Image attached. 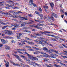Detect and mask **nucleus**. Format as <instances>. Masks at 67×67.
I'll return each instance as SVG.
<instances>
[{
    "label": "nucleus",
    "instance_id": "69168bd1",
    "mask_svg": "<svg viewBox=\"0 0 67 67\" xmlns=\"http://www.w3.org/2000/svg\"><path fill=\"white\" fill-rule=\"evenodd\" d=\"M64 58H67V57L66 56H63L62 57Z\"/></svg>",
    "mask_w": 67,
    "mask_h": 67
},
{
    "label": "nucleus",
    "instance_id": "de8ad7c7",
    "mask_svg": "<svg viewBox=\"0 0 67 67\" xmlns=\"http://www.w3.org/2000/svg\"><path fill=\"white\" fill-rule=\"evenodd\" d=\"M49 53L50 55H52V56H54V54H52V52H51V53Z\"/></svg>",
    "mask_w": 67,
    "mask_h": 67
},
{
    "label": "nucleus",
    "instance_id": "58836bf2",
    "mask_svg": "<svg viewBox=\"0 0 67 67\" xmlns=\"http://www.w3.org/2000/svg\"><path fill=\"white\" fill-rule=\"evenodd\" d=\"M61 65H63V66H67V64H64L63 63H62Z\"/></svg>",
    "mask_w": 67,
    "mask_h": 67
},
{
    "label": "nucleus",
    "instance_id": "e2e57ef3",
    "mask_svg": "<svg viewBox=\"0 0 67 67\" xmlns=\"http://www.w3.org/2000/svg\"><path fill=\"white\" fill-rule=\"evenodd\" d=\"M53 36H53V37H55V38H57V37H58V36H54V35H53Z\"/></svg>",
    "mask_w": 67,
    "mask_h": 67
},
{
    "label": "nucleus",
    "instance_id": "774afa93",
    "mask_svg": "<svg viewBox=\"0 0 67 67\" xmlns=\"http://www.w3.org/2000/svg\"><path fill=\"white\" fill-rule=\"evenodd\" d=\"M39 33L40 34H43V32L40 31Z\"/></svg>",
    "mask_w": 67,
    "mask_h": 67
},
{
    "label": "nucleus",
    "instance_id": "6e6d98bb",
    "mask_svg": "<svg viewBox=\"0 0 67 67\" xmlns=\"http://www.w3.org/2000/svg\"><path fill=\"white\" fill-rule=\"evenodd\" d=\"M27 19L26 18H24L23 20H27Z\"/></svg>",
    "mask_w": 67,
    "mask_h": 67
},
{
    "label": "nucleus",
    "instance_id": "0eeeda50",
    "mask_svg": "<svg viewBox=\"0 0 67 67\" xmlns=\"http://www.w3.org/2000/svg\"><path fill=\"white\" fill-rule=\"evenodd\" d=\"M36 52H34L33 53L34 54H35L36 55H38V53H41V52L38 51H36Z\"/></svg>",
    "mask_w": 67,
    "mask_h": 67
},
{
    "label": "nucleus",
    "instance_id": "f03ea898",
    "mask_svg": "<svg viewBox=\"0 0 67 67\" xmlns=\"http://www.w3.org/2000/svg\"><path fill=\"white\" fill-rule=\"evenodd\" d=\"M11 26H14L15 27H19V25L18 24H13L11 25Z\"/></svg>",
    "mask_w": 67,
    "mask_h": 67
},
{
    "label": "nucleus",
    "instance_id": "39448f33",
    "mask_svg": "<svg viewBox=\"0 0 67 67\" xmlns=\"http://www.w3.org/2000/svg\"><path fill=\"white\" fill-rule=\"evenodd\" d=\"M10 63H12V64H13V65H14V66H19L20 67V65H19L18 64H15V63L14 62H13L11 61V60H10Z\"/></svg>",
    "mask_w": 67,
    "mask_h": 67
},
{
    "label": "nucleus",
    "instance_id": "393cba45",
    "mask_svg": "<svg viewBox=\"0 0 67 67\" xmlns=\"http://www.w3.org/2000/svg\"><path fill=\"white\" fill-rule=\"evenodd\" d=\"M46 55H44V57H49V55H48L47 54H46Z\"/></svg>",
    "mask_w": 67,
    "mask_h": 67
},
{
    "label": "nucleus",
    "instance_id": "f704fd0d",
    "mask_svg": "<svg viewBox=\"0 0 67 67\" xmlns=\"http://www.w3.org/2000/svg\"><path fill=\"white\" fill-rule=\"evenodd\" d=\"M18 45H19V46H23V44H21L20 43H18Z\"/></svg>",
    "mask_w": 67,
    "mask_h": 67
},
{
    "label": "nucleus",
    "instance_id": "6ab92c4d",
    "mask_svg": "<svg viewBox=\"0 0 67 67\" xmlns=\"http://www.w3.org/2000/svg\"><path fill=\"white\" fill-rule=\"evenodd\" d=\"M44 38H45L42 37H38V40H44Z\"/></svg>",
    "mask_w": 67,
    "mask_h": 67
},
{
    "label": "nucleus",
    "instance_id": "3c124183",
    "mask_svg": "<svg viewBox=\"0 0 67 67\" xmlns=\"http://www.w3.org/2000/svg\"><path fill=\"white\" fill-rule=\"evenodd\" d=\"M13 38V37H10L9 36H7V38Z\"/></svg>",
    "mask_w": 67,
    "mask_h": 67
},
{
    "label": "nucleus",
    "instance_id": "f257e3e1",
    "mask_svg": "<svg viewBox=\"0 0 67 67\" xmlns=\"http://www.w3.org/2000/svg\"><path fill=\"white\" fill-rule=\"evenodd\" d=\"M46 19H47L48 20V21H49V22H50V21H51V20H49V19H50V20H51V19H52L53 21H55V19L53 16L51 18L49 17V16H47L46 18Z\"/></svg>",
    "mask_w": 67,
    "mask_h": 67
},
{
    "label": "nucleus",
    "instance_id": "c03bdc74",
    "mask_svg": "<svg viewBox=\"0 0 67 67\" xmlns=\"http://www.w3.org/2000/svg\"><path fill=\"white\" fill-rule=\"evenodd\" d=\"M54 52H55L56 54H58V51H54Z\"/></svg>",
    "mask_w": 67,
    "mask_h": 67
},
{
    "label": "nucleus",
    "instance_id": "603ef678",
    "mask_svg": "<svg viewBox=\"0 0 67 67\" xmlns=\"http://www.w3.org/2000/svg\"><path fill=\"white\" fill-rule=\"evenodd\" d=\"M63 62L64 63H67V61L64 60L63 61Z\"/></svg>",
    "mask_w": 67,
    "mask_h": 67
},
{
    "label": "nucleus",
    "instance_id": "4d7b16f0",
    "mask_svg": "<svg viewBox=\"0 0 67 67\" xmlns=\"http://www.w3.org/2000/svg\"><path fill=\"white\" fill-rule=\"evenodd\" d=\"M45 65H46V66H47V67H52L46 64Z\"/></svg>",
    "mask_w": 67,
    "mask_h": 67
},
{
    "label": "nucleus",
    "instance_id": "c85d7f7f",
    "mask_svg": "<svg viewBox=\"0 0 67 67\" xmlns=\"http://www.w3.org/2000/svg\"><path fill=\"white\" fill-rule=\"evenodd\" d=\"M44 60L45 62H48L49 61V59H48L46 58L44 59Z\"/></svg>",
    "mask_w": 67,
    "mask_h": 67
},
{
    "label": "nucleus",
    "instance_id": "473e14b6",
    "mask_svg": "<svg viewBox=\"0 0 67 67\" xmlns=\"http://www.w3.org/2000/svg\"><path fill=\"white\" fill-rule=\"evenodd\" d=\"M39 27H38V25H36L35 26V28H36V29H39Z\"/></svg>",
    "mask_w": 67,
    "mask_h": 67
},
{
    "label": "nucleus",
    "instance_id": "a18cd8bd",
    "mask_svg": "<svg viewBox=\"0 0 67 67\" xmlns=\"http://www.w3.org/2000/svg\"><path fill=\"white\" fill-rule=\"evenodd\" d=\"M32 4H33V5L34 7H37V5L35 4H34V3H32Z\"/></svg>",
    "mask_w": 67,
    "mask_h": 67
},
{
    "label": "nucleus",
    "instance_id": "338daca9",
    "mask_svg": "<svg viewBox=\"0 0 67 67\" xmlns=\"http://www.w3.org/2000/svg\"><path fill=\"white\" fill-rule=\"evenodd\" d=\"M62 45L63 46H64V47H65V48H66L67 46H65V45L64 44H62Z\"/></svg>",
    "mask_w": 67,
    "mask_h": 67
},
{
    "label": "nucleus",
    "instance_id": "09e8293b",
    "mask_svg": "<svg viewBox=\"0 0 67 67\" xmlns=\"http://www.w3.org/2000/svg\"><path fill=\"white\" fill-rule=\"evenodd\" d=\"M38 29H40V30H43V28L42 27H39V28Z\"/></svg>",
    "mask_w": 67,
    "mask_h": 67
},
{
    "label": "nucleus",
    "instance_id": "13d9d810",
    "mask_svg": "<svg viewBox=\"0 0 67 67\" xmlns=\"http://www.w3.org/2000/svg\"><path fill=\"white\" fill-rule=\"evenodd\" d=\"M14 18H19V16H14Z\"/></svg>",
    "mask_w": 67,
    "mask_h": 67
},
{
    "label": "nucleus",
    "instance_id": "a19ab883",
    "mask_svg": "<svg viewBox=\"0 0 67 67\" xmlns=\"http://www.w3.org/2000/svg\"><path fill=\"white\" fill-rule=\"evenodd\" d=\"M21 42H27V41L26 40H25L24 39H22L21 40Z\"/></svg>",
    "mask_w": 67,
    "mask_h": 67
},
{
    "label": "nucleus",
    "instance_id": "9d476101",
    "mask_svg": "<svg viewBox=\"0 0 67 67\" xmlns=\"http://www.w3.org/2000/svg\"><path fill=\"white\" fill-rule=\"evenodd\" d=\"M33 2V0H30L29 2V5H32Z\"/></svg>",
    "mask_w": 67,
    "mask_h": 67
},
{
    "label": "nucleus",
    "instance_id": "6e6552de",
    "mask_svg": "<svg viewBox=\"0 0 67 67\" xmlns=\"http://www.w3.org/2000/svg\"><path fill=\"white\" fill-rule=\"evenodd\" d=\"M17 50L18 51H17V52H18V53H19V54H23V53L20 51H21V49H17Z\"/></svg>",
    "mask_w": 67,
    "mask_h": 67
},
{
    "label": "nucleus",
    "instance_id": "680f3d73",
    "mask_svg": "<svg viewBox=\"0 0 67 67\" xmlns=\"http://www.w3.org/2000/svg\"><path fill=\"white\" fill-rule=\"evenodd\" d=\"M41 53L42 54H44V55H46V53H44V52H41Z\"/></svg>",
    "mask_w": 67,
    "mask_h": 67
},
{
    "label": "nucleus",
    "instance_id": "20e7f679",
    "mask_svg": "<svg viewBox=\"0 0 67 67\" xmlns=\"http://www.w3.org/2000/svg\"><path fill=\"white\" fill-rule=\"evenodd\" d=\"M43 50H44L45 51H46V52H48V53H51V52H50L47 49V48L46 47H44L43 48Z\"/></svg>",
    "mask_w": 67,
    "mask_h": 67
},
{
    "label": "nucleus",
    "instance_id": "37998d69",
    "mask_svg": "<svg viewBox=\"0 0 67 67\" xmlns=\"http://www.w3.org/2000/svg\"><path fill=\"white\" fill-rule=\"evenodd\" d=\"M29 44H32V45H33L34 44V43H33V42H29Z\"/></svg>",
    "mask_w": 67,
    "mask_h": 67
},
{
    "label": "nucleus",
    "instance_id": "9b49d317",
    "mask_svg": "<svg viewBox=\"0 0 67 67\" xmlns=\"http://www.w3.org/2000/svg\"><path fill=\"white\" fill-rule=\"evenodd\" d=\"M5 48L6 49H7V50H9V49H10V47H9L7 45L5 46Z\"/></svg>",
    "mask_w": 67,
    "mask_h": 67
},
{
    "label": "nucleus",
    "instance_id": "72a5a7b5",
    "mask_svg": "<svg viewBox=\"0 0 67 67\" xmlns=\"http://www.w3.org/2000/svg\"><path fill=\"white\" fill-rule=\"evenodd\" d=\"M39 44H44V43H42V41H39Z\"/></svg>",
    "mask_w": 67,
    "mask_h": 67
},
{
    "label": "nucleus",
    "instance_id": "a878e982",
    "mask_svg": "<svg viewBox=\"0 0 67 67\" xmlns=\"http://www.w3.org/2000/svg\"><path fill=\"white\" fill-rule=\"evenodd\" d=\"M38 22H39V23H45V22L44 21L41 20H39Z\"/></svg>",
    "mask_w": 67,
    "mask_h": 67
},
{
    "label": "nucleus",
    "instance_id": "4468645a",
    "mask_svg": "<svg viewBox=\"0 0 67 67\" xmlns=\"http://www.w3.org/2000/svg\"><path fill=\"white\" fill-rule=\"evenodd\" d=\"M13 34V33H12V32L11 31H8V35H12Z\"/></svg>",
    "mask_w": 67,
    "mask_h": 67
},
{
    "label": "nucleus",
    "instance_id": "052dcab7",
    "mask_svg": "<svg viewBox=\"0 0 67 67\" xmlns=\"http://www.w3.org/2000/svg\"><path fill=\"white\" fill-rule=\"evenodd\" d=\"M39 10L40 12H41V11H42V9L40 7L39 8Z\"/></svg>",
    "mask_w": 67,
    "mask_h": 67
},
{
    "label": "nucleus",
    "instance_id": "5fc2aeb1",
    "mask_svg": "<svg viewBox=\"0 0 67 67\" xmlns=\"http://www.w3.org/2000/svg\"><path fill=\"white\" fill-rule=\"evenodd\" d=\"M56 61H59V62H62V61H61L60 60L58 59H56Z\"/></svg>",
    "mask_w": 67,
    "mask_h": 67
},
{
    "label": "nucleus",
    "instance_id": "7c9ffc66",
    "mask_svg": "<svg viewBox=\"0 0 67 67\" xmlns=\"http://www.w3.org/2000/svg\"><path fill=\"white\" fill-rule=\"evenodd\" d=\"M1 40L2 43H3L4 42L5 40L3 39H1Z\"/></svg>",
    "mask_w": 67,
    "mask_h": 67
},
{
    "label": "nucleus",
    "instance_id": "ea45409f",
    "mask_svg": "<svg viewBox=\"0 0 67 67\" xmlns=\"http://www.w3.org/2000/svg\"><path fill=\"white\" fill-rule=\"evenodd\" d=\"M47 33H48V34H49V33H53V32L51 31H47Z\"/></svg>",
    "mask_w": 67,
    "mask_h": 67
},
{
    "label": "nucleus",
    "instance_id": "1a4fd4ad",
    "mask_svg": "<svg viewBox=\"0 0 67 67\" xmlns=\"http://www.w3.org/2000/svg\"><path fill=\"white\" fill-rule=\"evenodd\" d=\"M34 35H36V36H43V35H41L38 33H35L34 34Z\"/></svg>",
    "mask_w": 67,
    "mask_h": 67
},
{
    "label": "nucleus",
    "instance_id": "cd10ccee",
    "mask_svg": "<svg viewBox=\"0 0 67 67\" xmlns=\"http://www.w3.org/2000/svg\"><path fill=\"white\" fill-rule=\"evenodd\" d=\"M49 52H54V51L55 50L53 49H49Z\"/></svg>",
    "mask_w": 67,
    "mask_h": 67
},
{
    "label": "nucleus",
    "instance_id": "f3484780",
    "mask_svg": "<svg viewBox=\"0 0 67 67\" xmlns=\"http://www.w3.org/2000/svg\"><path fill=\"white\" fill-rule=\"evenodd\" d=\"M9 62H7L6 64H5V66L7 67H9Z\"/></svg>",
    "mask_w": 67,
    "mask_h": 67
},
{
    "label": "nucleus",
    "instance_id": "4c0bfd02",
    "mask_svg": "<svg viewBox=\"0 0 67 67\" xmlns=\"http://www.w3.org/2000/svg\"><path fill=\"white\" fill-rule=\"evenodd\" d=\"M8 2H9V3H10V2H11V3H13V1L9 0L8 1Z\"/></svg>",
    "mask_w": 67,
    "mask_h": 67
},
{
    "label": "nucleus",
    "instance_id": "c9c22d12",
    "mask_svg": "<svg viewBox=\"0 0 67 67\" xmlns=\"http://www.w3.org/2000/svg\"><path fill=\"white\" fill-rule=\"evenodd\" d=\"M7 26H4L2 28V29H3V30H4L6 28H7Z\"/></svg>",
    "mask_w": 67,
    "mask_h": 67
},
{
    "label": "nucleus",
    "instance_id": "ddd939ff",
    "mask_svg": "<svg viewBox=\"0 0 67 67\" xmlns=\"http://www.w3.org/2000/svg\"><path fill=\"white\" fill-rule=\"evenodd\" d=\"M25 24H26V22H24L23 23L21 24V26H25Z\"/></svg>",
    "mask_w": 67,
    "mask_h": 67
},
{
    "label": "nucleus",
    "instance_id": "aec40b11",
    "mask_svg": "<svg viewBox=\"0 0 67 67\" xmlns=\"http://www.w3.org/2000/svg\"><path fill=\"white\" fill-rule=\"evenodd\" d=\"M60 40L62 41H64V42H67V40H65V39L63 38H60Z\"/></svg>",
    "mask_w": 67,
    "mask_h": 67
},
{
    "label": "nucleus",
    "instance_id": "8fccbe9b",
    "mask_svg": "<svg viewBox=\"0 0 67 67\" xmlns=\"http://www.w3.org/2000/svg\"><path fill=\"white\" fill-rule=\"evenodd\" d=\"M18 18L20 19H23V17H22L21 16H18Z\"/></svg>",
    "mask_w": 67,
    "mask_h": 67
},
{
    "label": "nucleus",
    "instance_id": "4be33fe9",
    "mask_svg": "<svg viewBox=\"0 0 67 67\" xmlns=\"http://www.w3.org/2000/svg\"><path fill=\"white\" fill-rule=\"evenodd\" d=\"M32 23L31 22V20H29L27 23H26V24H31Z\"/></svg>",
    "mask_w": 67,
    "mask_h": 67
},
{
    "label": "nucleus",
    "instance_id": "dca6fc26",
    "mask_svg": "<svg viewBox=\"0 0 67 67\" xmlns=\"http://www.w3.org/2000/svg\"><path fill=\"white\" fill-rule=\"evenodd\" d=\"M3 32H4L5 33V34H7L8 35V30H5L3 31Z\"/></svg>",
    "mask_w": 67,
    "mask_h": 67
},
{
    "label": "nucleus",
    "instance_id": "7ed1b4c3",
    "mask_svg": "<svg viewBox=\"0 0 67 67\" xmlns=\"http://www.w3.org/2000/svg\"><path fill=\"white\" fill-rule=\"evenodd\" d=\"M13 55L14 56H15V57H16V58L17 59H18V60H19V61H21L22 60H21V59L20 58V57L19 56L14 54H13Z\"/></svg>",
    "mask_w": 67,
    "mask_h": 67
},
{
    "label": "nucleus",
    "instance_id": "c756f323",
    "mask_svg": "<svg viewBox=\"0 0 67 67\" xmlns=\"http://www.w3.org/2000/svg\"><path fill=\"white\" fill-rule=\"evenodd\" d=\"M46 33H47V31H44L43 32V34H45L46 35H47V34H46Z\"/></svg>",
    "mask_w": 67,
    "mask_h": 67
},
{
    "label": "nucleus",
    "instance_id": "79ce46f5",
    "mask_svg": "<svg viewBox=\"0 0 67 67\" xmlns=\"http://www.w3.org/2000/svg\"><path fill=\"white\" fill-rule=\"evenodd\" d=\"M7 6H8V7H12V6L11 5H9L8 4H6Z\"/></svg>",
    "mask_w": 67,
    "mask_h": 67
},
{
    "label": "nucleus",
    "instance_id": "a211bd4d",
    "mask_svg": "<svg viewBox=\"0 0 67 67\" xmlns=\"http://www.w3.org/2000/svg\"><path fill=\"white\" fill-rule=\"evenodd\" d=\"M50 4L51 6V7L52 9H53V7L54 6V4L53 3H52Z\"/></svg>",
    "mask_w": 67,
    "mask_h": 67
},
{
    "label": "nucleus",
    "instance_id": "2f4dec72",
    "mask_svg": "<svg viewBox=\"0 0 67 67\" xmlns=\"http://www.w3.org/2000/svg\"><path fill=\"white\" fill-rule=\"evenodd\" d=\"M23 29H30V27H27V28H26V27H23L22 28Z\"/></svg>",
    "mask_w": 67,
    "mask_h": 67
},
{
    "label": "nucleus",
    "instance_id": "e433bc0d",
    "mask_svg": "<svg viewBox=\"0 0 67 67\" xmlns=\"http://www.w3.org/2000/svg\"><path fill=\"white\" fill-rule=\"evenodd\" d=\"M53 35H49V34L47 35V36H52V37H53V36H54Z\"/></svg>",
    "mask_w": 67,
    "mask_h": 67
},
{
    "label": "nucleus",
    "instance_id": "bf43d9fd",
    "mask_svg": "<svg viewBox=\"0 0 67 67\" xmlns=\"http://www.w3.org/2000/svg\"><path fill=\"white\" fill-rule=\"evenodd\" d=\"M25 38L26 39V40H30V39L29 38L27 37H25Z\"/></svg>",
    "mask_w": 67,
    "mask_h": 67
},
{
    "label": "nucleus",
    "instance_id": "2eb2a0df",
    "mask_svg": "<svg viewBox=\"0 0 67 67\" xmlns=\"http://www.w3.org/2000/svg\"><path fill=\"white\" fill-rule=\"evenodd\" d=\"M27 55L28 57H29L30 58V59L31 60V58H32L33 57V56H31V55H30L29 54H27Z\"/></svg>",
    "mask_w": 67,
    "mask_h": 67
},
{
    "label": "nucleus",
    "instance_id": "bb28decb",
    "mask_svg": "<svg viewBox=\"0 0 67 67\" xmlns=\"http://www.w3.org/2000/svg\"><path fill=\"white\" fill-rule=\"evenodd\" d=\"M49 58L50 57H51V58H56V57H54V56H53L52 55H50V56H49Z\"/></svg>",
    "mask_w": 67,
    "mask_h": 67
},
{
    "label": "nucleus",
    "instance_id": "b1692460",
    "mask_svg": "<svg viewBox=\"0 0 67 67\" xmlns=\"http://www.w3.org/2000/svg\"><path fill=\"white\" fill-rule=\"evenodd\" d=\"M0 23H1L2 24H3V25H7V24H8V23H7L6 24H5L3 23V22H0Z\"/></svg>",
    "mask_w": 67,
    "mask_h": 67
},
{
    "label": "nucleus",
    "instance_id": "423d86ee",
    "mask_svg": "<svg viewBox=\"0 0 67 67\" xmlns=\"http://www.w3.org/2000/svg\"><path fill=\"white\" fill-rule=\"evenodd\" d=\"M31 59L32 60H38V59L36 57H32V58H31Z\"/></svg>",
    "mask_w": 67,
    "mask_h": 67
},
{
    "label": "nucleus",
    "instance_id": "0e129e2a",
    "mask_svg": "<svg viewBox=\"0 0 67 67\" xmlns=\"http://www.w3.org/2000/svg\"><path fill=\"white\" fill-rule=\"evenodd\" d=\"M29 16H30V17H32V15L31 14H29L28 15Z\"/></svg>",
    "mask_w": 67,
    "mask_h": 67
},
{
    "label": "nucleus",
    "instance_id": "f8f14e48",
    "mask_svg": "<svg viewBox=\"0 0 67 67\" xmlns=\"http://www.w3.org/2000/svg\"><path fill=\"white\" fill-rule=\"evenodd\" d=\"M52 14L53 16H54L55 18H57V15L55 14V13H52Z\"/></svg>",
    "mask_w": 67,
    "mask_h": 67
},
{
    "label": "nucleus",
    "instance_id": "5701e85b",
    "mask_svg": "<svg viewBox=\"0 0 67 67\" xmlns=\"http://www.w3.org/2000/svg\"><path fill=\"white\" fill-rule=\"evenodd\" d=\"M16 37H17V39L18 40L20 39L21 38H20V37L19 36L17 35Z\"/></svg>",
    "mask_w": 67,
    "mask_h": 67
},
{
    "label": "nucleus",
    "instance_id": "412c9836",
    "mask_svg": "<svg viewBox=\"0 0 67 67\" xmlns=\"http://www.w3.org/2000/svg\"><path fill=\"white\" fill-rule=\"evenodd\" d=\"M8 42V41L7 40L5 41H5H4V42H2V44H5V43H7Z\"/></svg>",
    "mask_w": 67,
    "mask_h": 67
},
{
    "label": "nucleus",
    "instance_id": "864d4df0",
    "mask_svg": "<svg viewBox=\"0 0 67 67\" xmlns=\"http://www.w3.org/2000/svg\"><path fill=\"white\" fill-rule=\"evenodd\" d=\"M31 37H34V38H36V36H33L32 35H31Z\"/></svg>",
    "mask_w": 67,
    "mask_h": 67
},
{
    "label": "nucleus",
    "instance_id": "49530a36",
    "mask_svg": "<svg viewBox=\"0 0 67 67\" xmlns=\"http://www.w3.org/2000/svg\"><path fill=\"white\" fill-rule=\"evenodd\" d=\"M44 8L45 9H48V6H44Z\"/></svg>",
    "mask_w": 67,
    "mask_h": 67
}]
</instances>
